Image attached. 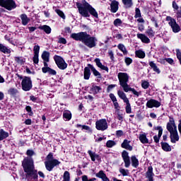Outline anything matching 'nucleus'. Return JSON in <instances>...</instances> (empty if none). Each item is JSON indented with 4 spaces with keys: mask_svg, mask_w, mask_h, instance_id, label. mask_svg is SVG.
I'll return each instance as SVG.
<instances>
[{
    "mask_svg": "<svg viewBox=\"0 0 181 181\" xmlns=\"http://www.w3.org/2000/svg\"><path fill=\"white\" fill-rule=\"evenodd\" d=\"M71 37L74 40L82 42L85 46L93 49L97 46V38L95 37H92L86 32H81L78 33H72Z\"/></svg>",
    "mask_w": 181,
    "mask_h": 181,
    "instance_id": "obj_1",
    "label": "nucleus"
},
{
    "mask_svg": "<svg viewBox=\"0 0 181 181\" xmlns=\"http://www.w3.org/2000/svg\"><path fill=\"white\" fill-rule=\"evenodd\" d=\"M24 172L26 173L25 177L28 181L36 180L37 179V170H35V165L33 164V160L31 158H26L22 163Z\"/></svg>",
    "mask_w": 181,
    "mask_h": 181,
    "instance_id": "obj_2",
    "label": "nucleus"
},
{
    "mask_svg": "<svg viewBox=\"0 0 181 181\" xmlns=\"http://www.w3.org/2000/svg\"><path fill=\"white\" fill-rule=\"evenodd\" d=\"M76 6L78 9V12L81 16L84 18H90V14L94 18H98V13L97 11L88 4L87 1H83L81 3H76Z\"/></svg>",
    "mask_w": 181,
    "mask_h": 181,
    "instance_id": "obj_3",
    "label": "nucleus"
},
{
    "mask_svg": "<svg viewBox=\"0 0 181 181\" xmlns=\"http://www.w3.org/2000/svg\"><path fill=\"white\" fill-rule=\"evenodd\" d=\"M167 129L170 134L171 142L176 144L179 141V134H177V127H176L173 118H170L169 122L167 124Z\"/></svg>",
    "mask_w": 181,
    "mask_h": 181,
    "instance_id": "obj_4",
    "label": "nucleus"
},
{
    "mask_svg": "<svg viewBox=\"0 0 181 181\" xmlns=\"http://www.w3.org/2000/svg\"><path fill=\"white\" fill-rule=\"evenodd\" d=\"M45 168L49 172H52L54 166L60 165V162L56 159H53V154L49 153L47 156V160L45 162Z\"/></svg>",
    "mask_w": 181,
    "mask_h": 181,
    "instance_id": "obj_5",
    "label": "nucleus"
},
{
    "mask_svg": "<svg viewBox=\"0 0 181 181\" xmlns=\"http://www.w3.org/2000/svg\"><path fill=\"white\" fill-rule=\"evenodd\" d=\"M119 85L122 87L123 90L128 88L129 85H128V81H129V75L125 72H119L117 74Z\"/></svg>",
    "mask_w": 181,
    "mask_h": 181,
    "instance_id": "obj_6",
    "label": "nucleus"
},
{
    "mask_svg": "<svg viewBox=\"0 0 181 181\" xmlns=\"http://www.w3.org/2000/svg\"><path fill=\"white\" fill-rule=\"evenodd\" d=\"M0 6L5 8L8 11H12L16 8V4L13 0H0Z\"/></svg>",
    "mask_w": 181,
    "mask_h": 181,
    "instance_id": "obj_7",
    "label": "nucleus"
},
{
    "mask_svg": "<svg viewBox=\"0 0 181 181\" xmlns=\"http://www.w3.org/2000/svg\"><path fill=\"white\" fill-rule=\"evenodd\" d=\"M166 21L168 22V25H170L174 33H178V32H180V26H179L177 23H176V20H175V18H172L170 16H167Z\"/></svg>",
    "mask_w": 181,
    "mask_h": 181,
    "instance_id": "obj_8",
    "label": "nucleus"
},
{
    "mask_svg": "<svg viewBox=\"0 0 181 181\" xmlns=\"http://www.w3.org/2000/svg\"><path fill=\"white\" fill-rule=\"evenodd\" d=\"M54 59L60 70H66V69H67V63H66L62 57L55 55Z\"/></svg>",
    "mask_w": 181,
    "mask_h": 181,
    "instance_id": "obj_9",
    "label": "nucleus"
},
{
    "mask_svg": "<svg viewBox=\"0 0 181 181\" xmlns=\"http://www.w3.org/2000/svg\"><path fill=\"white\" fill-rule=\"evenodd\" d=\"M95 128L98 131H105L108 129V123L107 122V119H100L95 122Z\"/></svg>",
    "mask_w": 181,
    "mask_h": 181,
    "instance_id": "obj_10",
    "label": "nucleus"
},
{
    "mask_svg": "<svg viewBox=\"0 0 181 181\" xmlns=\"http://www.w3.org/2000/svg\"><path fill=\"white\" fill-rule=\"evenodd\" d=\"M21 86L23 91H30L32 89V80L29 77H25L22 82Z\"/></svg>",
    "mask_w": 181,
    "mask_h": 181,
    "instance_id": "obj_11",
    "label": "nucleus"
},
{
    "mask_svg": "<svg viewBox=\"0 0 181 181\" xmlns=\"http://www.w3.org/2000/svg\"><path fill=\"white\" fill-rule=\"evenodd\" d=\"M146 107H148V108H153V107L156 108H159V107H160V102L156 100L151 99L147 102Z\"/></svg>",
    "mask_w": 181,
    "mask_h": 181,
    "instance_id": "obj_12",
    "label": "nucleus"
},
{
    "mask_svg": "<svg viewBox=\"0 0 181 181\" xmlns=\"http://www.w3.org/2000/svg\"><path fill=\"white\" fill-rule=\"evenodd\" d=\"M122 157L124 162L125 168H129L131 165V160H129V156H128V152L127 151H124L122 153Z\"/></svg>",
    "mask_w": 181,
    "mask_h": 181,
    "instance_id": "obj_13",
    "label": "nucleus"
},
{
    "mask_svg": "<svg viewBox=\"0 0 181 181\" xmlns=\"http://www.w3.org/2000/svg\"><path fill=\"white\" fill-rule=\"evenodd\" d=\"M119 2L117 1L113 0L112 1L110 4V11L112 13H115L118 11L119 9Z\"/></svg>",
    "mask_w": 181,
    "mask_h": 181,
    "instance_id": "obj_14",
    "label": "nucleus"
},
{
    "mask_svg": "<svg viewBox=\"0 0 181 181\" xmlns=\"http://www.w3.org/2000/svg\"><path fill=\"white\" fill-rule=\"evenodd\" d=\"M88 153L90 156L92 162H95V160H100V156L95 153V152H93L91 150H89L88 151Z\"/></svg>",
    "mask_w": 181,
    "mask_h": 181,
    "instance_id": "obj_15",
    "label": "nucleus"
},
{
    "mask_svg": "<svg viewBox=\"0 0 181 181\" xmlns=\"http://www.w3.org/2000/svg\"><path fill=\"white\" fill-rule=\"evenodd\" d=\"M129 144H131L130 141L124 139L122 144V148H124V149H127V151H132V146L129 145Z\"/></svg>",
    "mask_w": 181,
    "mask_h": 181,
    "instance_id": "obj_16",
    "label": "nucleus"
},
{
    "mask_svg": "<svg viewBox=\"0 0 181 181\" xmlns=\"http://www.w3.org/2000/svg\"><path fill=\"white\" fill-rule=\"evenodd\" d=\"M95 62L96 63V65L98 66V67H99V69H101V70H105V71H108V67L103 65V64L101 63V60H100L99 58H96L95 59Z\"/></svg>",
    "mask_w": 181,
    "mask_h": 181,
    "instance_id": "obj_17",
    "label": "nucleus"
},
{
    "mask_svg": "<svg viewBox=\"0 0 181 181\" xmlns=\"http://www.w3.org/2000/svg\"><path fill=\"white\" fill-rule=\"evenodd\" d=\"M96 177L102 179L103 181H110V179L107 177V175H105V173H104V171L103 170H100V173H98L96 174Z\"/></svg>",
    "mask_w": 181,
    "mask_h": 181,
    "instance_id": "obj_18",
    "label": "nucleus"
},
{
    "mask_svg": "<svg viewBox=\"0 0 181 181\" xmlns=\"http://www.w3.org/2000/svg\"><path fill=\"white\" fill-rule=\"evenodd\" d=\"M157 129L158 130V136H153V139L156 144H158V142H159V139L162 136V134L163 132V129H162V127H158Z\"/></svg>",
    "mask_w": 181,
    "mask_h": 181,
    "instance_id": "obj_19",
    "label": "nucleus"
},
{
    "mask_svg": "<svg viewBox=\"0 0 181 181\" xmlns=\"http://www.w3.org/2000/svg\"><path fill=\"white\" fill-rule=\"evenodd\" d=\"M138 39H140L143 43H150L151 40H149L146 35L144 34H137Z\"/></svg>",
    "mask_w": 181,
    "mask_h": 181,
    "instance_id": "obj_20",
    "label": "nucleus"
},
{
    "mask_svg": "<svg viewBox=\"0 0 181 181\" xmlns=\"http://www.w3.org/2000/svg\"><path fill=\"white\" fill-rule=\"evenodd\" d=\"M20 18L21 19L22 24L24 26H26V25H28V23H29V22L30 21V19H29V18H28V16H26V14H21Z\"/></svg>",
    "mask_w": 181,
    "mask_h": 181,
    "instance_id": "obj_21",
    "label": "nucleus"
},
{
    "mask_svg": "<svg viewBox=\"0 0 181 181\" xmlns=\"http://www.w3.org/2000/svg\"><path fill=\"white\" fill-rule=\"evenodd\" d=\"M153 176H154L153 168H152V166H149L146 173V177H147V179H151V178H153Z\"/></svg>",
    "mask_w": 181,
    "mask_h": 181,
    "instance_id": "obj_22",
    "label": "nucleus"
},
{
    "mask_svg": "<svg viewBox=\"0 0 181 181\" xmlns=\"http://www.w3.org/2000/svg\"><path fill=\"white\" fill-rule=\"evenodd\" d=\"M117 94L119 98L123 100L124 103H128L129 101V100H128V98H127V95L123 91L118 90Z\"/></svg>",
    "mask_w": 181,
    "mask_h": 181,
    "instance_id": "obj_23",
    "label": "nucleus"
},
{
    "mask_svg": "<svg viewBox=\"0 0 181 181\" xmlns=\"http://www.w3.org/2000/svg\"><path fill=\"white\" fill-rule=\"evenodd\" d=\"M139 139V141L141 142V144L149 143V140H148V138H146V134L145 133L140 134Z\"/></svg>",
    "mask_w": 181,
    "mask_h": 181,
    "instance_id": "obj_24",
    "label": "nucleus"
},
{
    "mask_svg": "<svg viewBox=\"0 0 181 181\" xmlns=\"http://www.w3.org/2000/svg\"><path fill=\"white\" fill-rule=\"evenodd\" d=\"M88 66L90 67V70L93 72V74H94V76L98 77V78H101V74H100V72H98V71H97V69H95V68H94V66L93 65L88 64Z\"/></svg>",
    "mask_w": 181,
    "mask_h": 181,
    "instance_id": "obj_25",
    "label": "nucleus"
},
{
    "mask_svg": "<svg viewBox=\"0 0 181 181\" xmlns=\"http://www.w3.org/2000/svg\"><path fill=\"white\" fill-rule=\"evenodd\" d=\"M42 72L49 73V74H51L52 76H56V74H57V72L51 68H42Z\"/></svg>",
    "mask_w": 181,
    "mask_h": 181,
    "instance_id": "obj_26",
    "label": "nucleus"
},
{
    "mask_svg": "<svg viewBox=\"0 0 181 181\" xmlns=\"http://www.w3.org/2000/svg\"><path fill=\"white\" fill-rule=\"evenodd\" d=\"M149 66L153 69V71H155L158 74H160V70L159 69V68H158V66H156V64H155V62H150Z\"/></svg>",
    "mask_w": 181,
    "mask_h": 181,
    "instance_id": "obj_27",
    "label": "nucleus"
},
{
    "mask_svg": "<svg viewBox=\"0 0 181 181\" xmlns=\"http://www.w3.org/2000/svg\"><path fill=\"white\" fill-rule=\"evenodd\" d=\"M101 91V87L97 86H92L90 88V93L92 94H98Z\"/></svg>",
    "mask_w": 181,
    "mask_h": 181,
    "instance_id": "obj_28",
    "label": "nucleus"
},
{
    "mask_svg": "<svg viewBox=\"0 0 181 181\" xmlns=\"http://www.w3.org/2000/svg\"><path fill=\"white\" fill-rule=\"evenodd\" d=\"M132 165L133 168H138L139 165V161L136 159L135 156L131 157Z\"/></svg>",
    "mask_w": 181,
    "mask_h": 181,
    "instance_id": "obj_29",
    "label": "nucleus"
},
{
    "mask_svg": "<svg viewBox=\"0 0 181 181\" xmlns=\"http://www.w3.org/2000/svg\"><path fill=\"white\" fill-rule=\"evenodd\" d=\"M161 147L165 152H170L172 151V147L168 143H161Z\"/></svg>",
    "mask_w": 181,
    "mask_h": 181,
    "instance_id": "obj_30",
    "label": "nucleus"
},
{
    "mask_svg": "<svg viewBox=\"0 0 181 181\" xmlns=\"http://www.w3.org/2000/svg\"><path fill=\"white\" fill-rule=\"evenodd\" d=\"M18 93H19V91L15 88H11L8 90V94H9V95H11V97H15L16 94H18Z\"/></svg>",
    "mask_w": 181,
    "mask_h": 181,
    "instance_id": "obj_31",
    "label": "nucleus"
},
{
    "mask_svg": "<svg viewBox=\"0 0 181 181\" xmlns=\"http://www.w3.org/2000/svg\"><path fill=\"white\" fill-rule=\"evenodd\" d=\"M8 136H9V134L1 129L0 130V141H4V139L8 138Z\"/></svg>",
    "mask_w": 181,
    "mask_h": 181,
    "instance_id": "obj_32",
    "label": "nucleus"
},
{
    "mask_svg": "<svg viewBox=\"0 0 181 181\" xmlns=\"http://www.w3.org/2000/svg\"><path fill=\"white\" fill-rule=\"evenodd\" d=\"M83 76L85 80H88L90 78V76H91V73L90 72V68L85 67Z\"/></svg>",
    "mask_w": 181,
    "mask_h": 181,
    "instance_id": "obj_33",
    "label": "nucleus"
},
{
    "mask_svg": "<svg viewBox=\"0 0 181 181\" xmlns=\"http://www.w3.org/2000/svg\"><path fill=\"white\" fill-rule=\"evenodd\" d=\"M49 57H50V53L47 51H44L42 54V59L44 62H49Z\"/></svg>",
    "mask_w": 181,
    "mask_h": 181,
    "instance_id": "obj_34",
    "label": "nucleus"
},
{
    "mask_svg": "<svg viewBox=\"0 0 181 181\" xmlns=\"http://www.w3.org/2000/svg\"><path fill=\"white\" fill-rule=\"evenodd\" d=\"M117 48L119 49V50H121L123 54H128V51L127 50V48L125 47L124 45L119 44L117 45Z\"/></svg>",
    "mask_w": 181,
    "mask_h": 181,
    "instance_id": "obj_35",
    "label": "nucleus"
},
{
    "mask_svg": "<svg viewBox=\"0 0 181 181\" xmlns=\"http://www.w3.org/2000/svg\"><path fill=\"white\" fill-rule=\"evenodd\" d=\"M124 91H125V93H128V91H132V93H133L134 95H136V97H139V93L136 91L134 88H132L129 86Z\"/></svg>",
    "mask_w": 181,
    "mask_h": 181,
    "instance_id": "obj_36",
    "label": "nucleus"
},
{
    "mask_svg": "<svg viewBox=\"0 0 181 181\" xmlns=\"http://www.w3.org/2000/svg\"><path fill=\"white\" fill-rule=\"evenodd\" d=\"M0 51L3 53H6L7 54H9L11 53V49H8L2 44H0Z\"/></svg>",
    "mask_w": 181,
    "mask_h": 181,
    "instance_id": "obj_37",
    "label": "nucleus"
},
{
    "mask_svg": "<svg viewBox=\"0 0 181 181\" xmlns=\"http://www.w3.org/2000/svg\"><path fill=\"white\" fill-rule=\"evenodd\" d=\"M40 28L47 35L52 33V28L49 25H42Z\"/></svg>",
    "mask_w": 181,
    "mask_h": 181,
    "instance_id": "obj_38",
    "label": "nucleus"
},
{
    "mask_svg": "<svg viewBox=\"0 0 181 181\" xmlns=\"http://www.w3.org/2000/svg\"><path fill=\"white\" fill-rule=\"evenodd\" d=\"M136 56L139 59H144L145 58V52L142 50H137L136 51Z\"/></svg>",
    "mask_w": 181,
    "mask_h": 181,
    "instance_id": "obj_39",
    "label": "nucleus"
},
{
    "mask_svg": "<svg viewBox=\"0 0 181 181\" xmlns=\"http://www.w3.org/2000/svg\"><path fill=\"white\" fill-rule=\"evenodd\" d=\"M63 117L66 119V121H70V119H71V112H70V111H65L63 114Z\"/></svg>",
    "mask_w": 181,
    "mask_h": 181,
    "instance_id": "obj_40",
    "label": "nucleus"
},
{
    "mask_svg": "<svg viewBox=\"0 0 181 181\" xmlns=\"http://www.w3.org/2000/svg\"><path fill=\"white\" fill-rule=\"evenodd\" d=\"M125 8H131L132 6V0H122Z\"/></svg>",
    "mask_w": 181,
    "mask_h": 181,
    "instance_id": "obj_41",
    "label": "nucleus"
},
{
    "mask_svg": "<svg viewBox=\"0 0 181 181\" xmlns=\"http://www.w3.org/2000/svg\"><path fill=\"white\" fill-rule=\"evenodd\" d=\"M126 112L127 114H131L132 112V108H131V104L129 102H126Z\"/></svg>",
    "mask_w": 181,
    "mask_h": 181,
    "instance_id": "obj_42",
    "label": "nucleus"
},
{
    "mask_svg": "<svg viewBox=\"0 0 181 181\" xmlns=\"http://www.w3.org/2000/svg\"><path fill=\"white\" fill-rule=\"evenodd\" d=\"M63 181H70V173L65 171L63 175Z\"/></svg>",
    "mask_w": 181,
    "mask_h": 181,
    "instance_id": "obj_43",
    "label": "nucleus"
},
{
    "mask_svg": "<svg viewBox=\"0 0 181 181\" xmlns=\"http://www.w3.org/2000/svg\"><path fill=\"white\" fill-rule=\"evenodd\" d=\"M119 173L122 175V176H128L129 175V170H125L124 168H119Z\"/></svg>",
    "mask_w": 181,
    "mask_h": 181,
    "instance_id": "obj_44",
    "label": "nucleus"
},
{
    "mask_svg": "<svg viewBox=\"0 0 181 181\" xmlns=\"http://www.w3.org/2000/svg\"><path fill=\"white\" fill-rule=\"evenodd\" d=\"M115 145H116L115 141H114L112 140H109L106 143V146L107 148H112V146H115Z\"/></svg>",
    "mask_w": 181,
    "mask_h": 181,
    "instance_id": "obj_45",
    "label": "nucleus"
},
{
    "mask_svg": "<svg viewBox=\"0 0 181 181\" xmlns=\"http://www.w3.org/2000/svg\"><path fill=\"white\" fill-rule=\"evenodd\" d=\"M55 12L56 13H57V15H59V16H60V18H62V19H66V16L64 15V13H63V11L59 9H56Z\"/></svg>",
    "mask_w": 181,
    "mask_h": 181,
    "instance_id": "obj_46",
    "label": "nucleus"
},
{
    "mask_svg": "<svg viewBox=\"0 0 181 181\" xmlns=\"http://www.w3.org/2000/svg\"><path fill=\"white\" fill-rule=\"evenodd\" d=\"M146 33L149 37H153L155 36V32L151 28L148 29Z\"/></svg>",
    "mask_w": 181,
    "mask_h": 181,
    "instance_id": "obj_47",
    "label": "nucleus"
},
{
    "mask_svg": "<svg viewBox=\"0 0 181 181\" xmlns=\"http://www.w3.org/2000/svg\"><path fill=\"white\" fill-rule=\"evenodd\" d=\"M141 87L142 88H144V90H146V88H148L149 87V82L146 81H141Z\"/></svg>",
    "mask_w": 181,
    "mask_h": 181,
    "instance_id": "obj_48",
    "label": "nucleus"
},
{
    "mask_svg": "<svg viewBox=\"0 0 181 181\" xmlns=\"http://www.w3.org/2000/svg\"><path fill=\"white\" fill-rule=\"evenodd\" d=\"M15 61L16 62V63H18V64H23V63H25L23 59L21 57H15Z\"/></svg>",
    "mask_w": 181,
    "mask_h": 181,
    "instance_id": "obj_49",
    "label": "nucleus"
},
{
    "mask_svg": "<svg viewBox=\"0 0 181 181\" xmlns=\"http://www.w3.org/2000/svg\"><path fill=\"white\" fill-rule=\"evenodd\" d=\"M117 119L119 121H121V122H122V121H124V115L119 112H118L117 113Z\"/></svg>",
    "mask_w": 181,
    "mask_h": 181,
    "instance_id": "obj_50",
    "label": "nucleus"
},
{
    "mask_svg": "<svg viewBox=\"0 0 181 181\" xmlns=\"http://www.w3.org/2000/svg\"><path fill=\"white\" fill-rule=\"evenodd\" d=\"M82 127V129H86V131H91V128L88 126L77 124V128Z\"/></svg>",
    "mask_w": 181,
    "mask_h": 181,
    "instance_id": "obj_51",
    "label": "nucleus"
},
{
    "mask_svg": "<svg viewBox=\"0 0 181 181\" xmlns=\"http://www.w3.org/2000/svg\"><path fill=\"white\" fill-rule=\"evenodd\" d=\"M121 23H122V21H121L119 18H117L114 21L115 26H120Z\"/></svg>",
    "mask_w": 181,
    "mask_h": 181,
    "instance_id": "obj_52",
    "label": "nucleus"
},
{
    "mask_svg": "<svg viewBox=\"0 0 181 181\" xmlns=\"http://www.w3.org/2000/svg\"><path fill=\"white\" fill-rule=\"evenodd\" d=\"M33 62H34L35 64H37V63H39V54H34Z\"/></svg>",
    "mask_w": 181,
    "mask_h": 181,
    "instance_id": "obj_53",
    "label": "nucleus"
},
{
    "mask_svg": "<svg viewBox=\"0 0 181 181\" xmlns=\"http://www.w3.org/2000/svg\"><path fill=\"white\" fill-rule=\"evenodd\" d=\"M95 178H92L88 180V177L87 175L82 176V181H95Z\"/></svg>",
    "mask_w": 181,
    "mask_h": 181,
    "instance_id": "obj_54",
    "label": "nucleus"
},
{
    "mask_svg": "<svg viewBox=\"0 0 181 181\" xmlns=\"http://www.w3.org/2000/svg\"><path fill=\"white\" fill-rule=\"evenodd\" d=\"M124 62L126 63L127 66H129L132 63V59L129 57H125Z\"/></svg>",
    "mask_w": 181,
    "mask_h": 181,
    "instance_id": "obj_55",
    "label": "nucleus"
},
{
    "mask_svg": "<svg viewBox=\"0 0 181 181\" xmlns=\"http://www.w3.org/2000/svg\"><path fill=\"white\" fill-rule=\"evenodd\" d=\"M34 54H39V50H40V47L39 45H35L34 47Z\"/></svg>",
    "mask_w": 181,
    "mask_h": 181,
    "instance_id": "obj_56",
    "label": "nucleus"
},
{
    "mask_svg": "<svg viewBox=\"0 0 181 181\" xmlns=\"http://www.w3.org/2000/svg\"><path fill=\"white\" fill-rule=\"evenodd\" d=\"M58 43H62V45H66L67 43V41L64 37H60L58 40Z\"/></svg>",
    "mask_w": 181,
    "mask_h": 181,
    "instance_id": "obj_57",
    "label": "nucleus"
},
{
    "mask_svg": "<svg viewBox=\"0 0 181 181\" xmlns=\"http://www.w3.org/2000/svg\"><path fill=\"white\" fill-rule=\"evenodd\" d=\"M141 11L139 10V8H136V14L134 18H141Z\"/></svg>",
    "mask_w": 181,
    "mask_h": 181,
    "instance_id": "obj_58",
    "label": "nucleus"
},
{
    "mask_svg": "<svg viewBox=\"0 0 181 181\" xmlns=\"http://www.w3.org/2000/svg\"><path fill=\"white\" fill-rule=\"evenodd\" d=\"M108 55L110 56L111 60H114V52H112V50L110 49L108 51Z\"/></svg>",
    "mask_w": 181,
    "mask_h": 181,
    "instance_id": "obj_59",
    "label": "nucleus"
},
{
    "mask_svg": "<svg viewBox=\"0 0 181 181\" xmlns=\"http://www.w3.org/2000/svg\"><path fill=\"white\" fill-rule=\"evenodd\" d=\"M110 99L112 100V101L113 103L117 102V98L115 97V95H114V94L110 93Z\"/></svg>",
    "mask_w": 181,
    "mask_h": 181,
    "instance_id": "obj_60",
    "label": "nucleus"
},
{
    "mask_svg": "<svg viewBox=\"0 0 181 181\" xmlns=\"http://www.w3.org/2000/svg\"><path fill=\"white\" fill-rule=\"evenodd\" d=\"M173 9H175V11H177V9H179V6H177V4H176V1L173 2Z\"/></svg>",
    "mask_w": 181,
    "mask_h": 181,
    "instance_id": "obj_61",
    "label": "nucleus"
},
{
    "mask_svg": "<svg viewBox=\"0 0 181 181\" xmlns=\"http://www.w3.org/2000/svg\"><path fill=\"white\" fill-rule=\"evenodd\" d=\"M116 135L117 136H122V135H124V132H122V130H119L116 132Z\"/></svg>",
    "mask_w": 181,
    "mask_h": 181,
    "instance_id": "obj_62",
    "label": "nucleus"
},
{
    "mask_svg": "<svg viewBox=\"0 0 181 181\" xmlns=\"http://www.w3.org/2000/svg\"><path fill=\"white\" fill-rule=\"evenodd\" d=\"M34 152L32 150H28L27 151V155L28 156H32L33 155Z\"/></svg>",
    "mask_w": 181,
    "mask_h": 181,
    "instance_id": "obj_63",
    "label": "nucleus"
},
{
    "mask_svg": "<svg viewBox=\"0 0 181 181\" xmlns=\"http://www.w3.org/2000/svg\"><path fill=\"white\" fill-rule=\"evenodd\" d=\"M165 60H166V62H167L168 63H169V64H173V59H170V58H168V59H166Z\"/></svg>",
    "mask_w": 181,
    "mask_h": 181,
    "instance_id": "obj_64",
    "label": "nucleus"
}]
</instances>
